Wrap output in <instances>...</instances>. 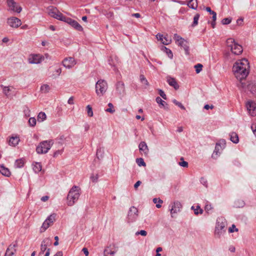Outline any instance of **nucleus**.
Wrapping results in <instances>:
<instances>
[{"label":"nucleus","mask_w":256,"mask_h":256,"mask_svg":"<svg viewBox=\"0 0 256 256\" xmlns=\"http://www.w3.org/2000/svg\"><path fill=\"white\" fill-rule=\"evenodd\" d=\"M250 68L248 60L244 58L236 62L232 68V71L236 78L240 80L238 86L240 88H244L246 84L242 82L248 76Z\"/></svg>","instance_id":"nucleus-1"},{"label":"nucleus","mask_w":256,"mask_h":256,"mask_svg":"<svg viewBox=\"0 0 256 256\" xmlns=\"http://www.w3.org/2000/svg\"><path fill=\"white\" fill-rule=\"evenodd\" d=\"M80 188L76 186L72 188L67 196V204L68 206H73L78 200L80 196Z\"/></svg>","instance_id":"nucleus-2"},{"label":"nucleus","mask_w":256,"mask_h":256,"mask_svg":"<svg viewBox=\"0 0 256 256\" xmlns=\"http://www.w3.org/2000/svg\"><path fill=\"white\" fill-rule=\"evenodd\" d=\"M108 88L107 82L104 80H98L96 84V92L98 96H102Z\"/></svg>","instance_id":"nucleus-3"},{"label":"nucleus","mask_w":256,"mask_h":256,"mask_svg":"<svg viewBox=\"0 0 256 256\" xmlns=\"http://www.w3.org/2000/svg\"><path fill=\"white\" fill-rule=\"evenodd\" d=\"M53 144L52 140H44L41 142L36 148V152L39 154H46L51 148Z\"/></svg>","instance_id":"nucleus-4"},{"label":"nucleus","mask_w":256,"mask_h":256,"mask_svg":"<svg viewBox=\"0 0 256 256\" xmlns=\"http://www.w3.org/2000/svg\"><path fill=\"white\" fill-rule=\"evenodd\" d=\"M174 39L176 43L180 46L183 48L186 54H189V46L188 42L182 38L180 36L176 34H174Z\"/></svg>","instance_id":"nucleus-5"},{"label":"nucleus","mask_w":256,"mask_h":256,"mask_svg":"<svg viewBox=\"0 0 256 256\" xmlns=\"http://www.w3.org/2000/svg\"><path fill=\"white\" fill-rule=\"evenodd\" d=\"M47 10L50 16L62 21H66V18L56 8L50 6L47 8Z\"/></svg>","instance_id":"nucleus-6"},{"label":"nucleus","mask_w":256,"mask_h":256,"mask_svg":"<svg viewBox=\"0 0 256 256\" xmlns=\"http://www.w3.org/2000/svg\"><path fill=\"white\" fill-rule=\"evenodd\" d=\"M246 107L249 114L252 116H256V104L252 101H248L246 104Z\"/></svg>","instance_id":"nucleus-7"},{"label":"nucleus","mask_w":256,"mask_h":256,"mask_svg":"<svg viewBox=\"0 0 256 256\" xmlns=\"http://www.w3.org/2000/svg\"><path fill=\"white\" fill-rule=\"evenodd\" d=\"M8 24L14 28H17L22 24L21 20L16 17H11L8 19Z\"/></svg>","instance_id":"nucleus-8"},{"label":"nucleus","mask_w":256,"mask_h":256,"mask_svg":"<svg viewBox=\"0 0 256 256\" xmlns=\"http://www.w3.org/2000/svg\"><path fill=\"white\" fill-rule=\"evenodd\" d=\"M138 210L134 206H132L128 213V219L129 222H134L136 218L138 216Z\"/></svg>","instance_id":"nucleus-9"},{"label":"nucleus","mask_w":256,"mask_h":256,"mask_svg":"<svg viewBox=\"0 0 256 256\" xmlns=\"http://www.w3.org/2000/svg\"><path fill=\"white\" fill-rule=\"evenodd\" d=\"M76 64L74 58L72 57L65 58L62 61L63 66L68 68H72Z\"/></svg>","instance_id":"nucleus-10"},{"label":"nucleus","mask_w":256,"mask_h":256,"mask_svg":"<svg viewBox=\"0 0 256 256\" xmlns=\"http://www.w3.org/2000/svg\"><path fill=\"white\" fill-rule=\"evenodd\" d=\"M7 4L12 10L17 12L18 13H20L21 12L22 8L13 0H8Z\"/></svg>","instance_id":"nucleus-11"},{"label":"nucleus","mask_w":256,"mask_h":256,"mask_svg":"<svg viewBox=\"0 0 256 256\" xmlns=\"http://www.w3.org/2000/svg\"><path fill=\"white\" fill-rule=\"evenodd\" d=\"M224 144H223V146H222L219 143H216V146H215V149H214V152H213V154H212V158H213L214 159H216L218 158V156L221 154V152H222V150L224 148Z\"/></svg>","instance_id":"nucleus-12"},{"label":"nucleus","mask_w":256,"mask_h":256,"mask_svg":"<svg viewBox=\"0 0 256 256\" xmlns=\"http://www.w3.org/2000/svg\"><path fill=\"white\" fill-rule=\"evenodd\" d=\"M140 152L142 155L144 156H148L149 152L146 144L144 142H140L138 146Z\"/></svg>","instance_id":"nucleus-13"},{"label":"nucleus","mask_w":256,"mask_h":256,"mask_svg":"<svg viewBox=\"0 0 256 256\" xmlns=\"http://www.w3.org/2000/svg\"><path fill=\"white\" fill-rule=\"evenodd\" d=\"M76 30L78 31H82L83 28L82 26L76 20L70 18H66V21Z\"/></svg>","instance_id":"nucleus-14"},{"label":"nucleus","mask_w":256,"mask_h":256,"mask_svg":"<svg viewBox=\"0 0 256 256\" xmlns=\"http://www.w3.org/2000/svg\"><path fill=\"white\" fill-rule=\"evenodd\" d=\"M242 88L244 90H246L247 88L252 94H256V82H252L247 85L246 84L245 88Z\"/></svg>","instance_id":"nucleus-15"},{"label":"nucleus","mask_w":256,"mask_h":256,"mask_svg":"<svg viewBox=\"0 0 256 256\" xmlns=\"http://www.w3.org/2000/svg\"><path fill=\"white\" fill-rule=\"evenodd\" d=\"M230 50L234 54L236 55H239L241 54L242 52V46L236 43V44H234V45L232 46Z\"/></svg>","instance_id":"nucleus-16"},{"label":"nucleus","mask_w":256,"mask_h":256,"mask_svg":"<svg viewBox=\"0 0 256 256\" xmlns=\"http://www.w3.org/2000/svg\"><path fill=\"white\" fill-rule=\"evenodd\" d=\"M182 208V204L179 202H174L170 209V214L173 217V214L177 213L180 211V209Z\"/></svg>","instance_id":"nucleus-17"},{"label":"nucleus","mask_w":256,"mask_h":256,"mask_svg":"<svg viewBox=\"0 0 256 256\" xmlns=\"http://www.w3.org/2000/svg\"><path fill=\"white\" fill-rule=\"evenodd\" d=\"M52 244L51 240L49 238H44L40 246V251L42 252H44L47 250V246H50Z\"/></svg>","instance_id":"nucleus-18"},{"label":"nucleus","mask_w":256,"mask_h":256,"mask_svg":"<svg viewBox=\"0 0 256 256\" xmlns=\"http://www.w3.org/2000/svg\"><path fill=\"white\" fill-rule=\"evenodd\" d=\"M44 60V58L40 54L32 56L31 58H30V62L32 64H39Z\"/></svg>","instance_id":"nucleus-19"},{"label":"nucleus","mask_w":256,"mask_h":256,"mask_svg":"<svg viewBox=\"0 0 256 256\" xmlns=\"http://www.w3.org/2000/svg\"><path fill=\"white\" fill-rule=\"evenodd\" d=\"M226 221L223 218H218L217 220L216 225V228H219L221 230H226Z\"/></svg>","instance_id":"nucleus-20"},{"label":"nucleus","mask_w":256,"mask_h":256,"mask_svg":"<svg viewBox=\"0 0 256 256\" xmlns=\"http://www.w3.org/2000/svg\"><path fill=\"white\" fill-rule=\"evenodd\" d=\"M117 92L120 95H123L125 92L124 84L122 82H118L116 85Z\"/></svg>","instance_id":"nucleus-21"},{"label":"nucleus","mask_w":256,"mask_h":256,"mask_svg":"<svg viewBox=\"0 0 256 256\" xmlns=\"http://www.w3.org/2000/svg\"><path fill=\"white\" fill-rule=\"evenodd\" d=\"M167 82L170 86H173L175 90H178L179 88V86L175 78L171 77H168Z\"/></svg>","instance_id":"nucleus-22"},{"label":"nucleus","mask_w":256,"mask_h":256,"mask_svg":"<svg viewBox=\"0 0 256 256\" xmlns=\"http://www.w3.org/2000/svg\"><path fill=\"white\" fill-rule=\"evenodd\" d=\"M20 142V138L18 136H12L10 138L8 144L10 146H16Z\"/></svg>","instance_id":"nucleus-23"},{"label":"nucleus","mask_w":256,"mask_h":256,"mask_svg":"<svg viewBox=\"0 0 256 256\" xmlns=\"http://www.w3.org/2000/svg\"><path fill=\"white\" fill-rule=\"evenodd\" d=\"M18 246V242L16 240L8 246L6 251L8 252H13V250H14V254H15L16 251V248H17Z\"/></svg>","instance_id":"nucleus-24"},{"label":"nucleus","mask_w":256,"mask_h":256,"mask_svg":"<svg viewBox=\"0 0 256 256\" xmlns=\"http://www.w3.org/2000/svg\"><path fill=\"white\" fill-rule=\"evenodd\" d=\"M0 172L2 175L6 176L8 177L10 176V170L8 168L4 167L3 165H2L0 166Z\"/></svg>","instance_id":"nucleus-25"},{"label":"nucleus","mask_w":256,"mask_h":256,"mask_svg":"<svg viewBox=\"0 0 256 256\" xmlns=\"http://www.w3.org/2000/svg\"><path fill=\"white\" fill-rule=\"evenodd\" d=\"M0 87L2 88L4 94L7 96H9L11 94V92L14 88L12 86H5L3 85H1Z\"/></svg>","instance_id":"nucleus-26"},{"label":"nucleus","mask_w":256,"mask_h":256,"mask_svg":"<svg viewBox=\"0 0 256 256\" xmlns=\"http://www.w3.org/2000/svg\"><path fill=\"white\" fill-rule=\"evenodd\" d=\"M188 6L192 9L196 10L198 6L197 0H190L187 4Z\"/></svg>","instance_id":"nucleus-27"},{"label":"nucleus","mask_w":256,"mask_h":256,"mask_svg":"<svg viewBox=\"0 0 256 256\" xmlns=\"http://www.w3.org/2000/svg\"><path fill=\"white\" fill-rule=\"evenodd\" d=\"M230 139L232 142L234 144H237L239 142L238 136V134L235 132H232L230 134Z\"/></svg>","instance_id":"nucleus-28"},{"label":"nucleus","mask_w":256,"mask_h":256,"mask_svg":"<svg viewBox=\"0 0 256 256\" xmlns=\"http://www.w3.org/2000/svg\"><path fill=\"white\" fill-rule=\"evenodd\" d=\"M104 150L103 148H100L97 150L96 156L98 159L102 158L104 156Z\"/></svg>","instance_id":"nucleus-29"},{"label":"nucleus","mask_w":256,"mask_h":256,"mask_svg":"<svg viewBox=\"0 0 256 256\" xmlns=\"http://www.w3.org/2000/svg\"><path fill=\"white\" fill-rule=\"evenodd\" d=\"M50 90V87L49 85L47 84H44L42 85L40 87V91L42 93H48Z\"/></svg>","instance_id":"nucleus-30"},{"label":"nucleus","mask_w":256,"mask_h":256,"mask_svg":"<svg viewBox=\"0 0 256 256\" xmlns=\"http://www.w3.org/2000/svg\"><path fill=\"white\" fill-rule=\"evenodd\" d=\"M56 214H52L46 220L51 226L56 220Z\"/></svg>","instance_id":"nucleus-31"},{"label":"nucleus","mask_w":256,"mask_h":256,"mask_svg":"<svg viewBox=\"0 0 256 256\" xmlns=\"http://www.w3.org/2000/svg\"><path fill=\"white\" fill-rule=\"evenodd\" d=\"M192 209L194 210L195 214L198 215V214H202L203 213V210L200 208L199 206H197L196 208L194 206H192Z\"/></svg>","instance_id":"nucleus-32"},{"label":"nucleus","mask_w":256,"mask_h":256,"mask_svg":"<svg viewBox=\"0 0 256 256\" xmlns=\"http://www.w3.org/2000/svg\"><path fill=\"white\" fill-rule=\"evenodd\" d=\"M33 170L36 173H38L42 170V165L40 163L36 162L34 164Z\"/></svg>","instance_id":"nucleus-33"},{"label":"nucleus","mask_w":256,"mask_h":256,"mask_svg":"<svg viewBox=\"0 0 256 256\" xmlns=\"http://www.w3.org/2000/svg\"><path fill=\"white\" fill-rule=\"evenodd\" d=\"M24 164V160L21 158L19 160H17L15 162V166L16 168H22Z\"/></svg>","instance_id":"nucleus-34"},{"label":"nucleus","mask_w":256,"mask_h":256,"mask_svg":"<svg viewBox=\"0 0 256 256\" xmlns=\"http://www.w3.org/2000/svg\"><path fill=\"white\" fill-rule=\"evenodd\" d=\"M46 116L44 112H40L38 116V120L39 122H42L46 119Z\"/></svg>","instance_id":"nucleus-35"},{"label":"nucleus","mask_w":256,"mask_h":256,"mask_svg":"<svg viewBox=\"0 0 256 256\" xmlns=\"http://www.w3.org/2000/svg\"><path fill=\"white\" fill-rule=\"evenodd\" d=\"M114 254V252L110 248H107L104 251V254L105 256H112Z\"/></svg>","instance_id":"nucleus-36"},{"label":"nucleus","mask_w":256,"mask_h":256,"mask_svg":"<svg viewBox=\"0 0 256 256\" xmlns=\"http://www.w3.org/2000/svg\"><path fill=\"white\" fill-rule=\"evenodd\" d=\"M200 15L199 14H196L194 18V21L192 24V26L194 27L198 24V20L200 18Z\"/></svg>","instance_id":"nucleus-37"},{"label":"nucleus","mask_w":256,"mask_h":256,"mask_svg":"<svg viewBox=\"0 0 256 256\" xmlns=\"http://www.w3.org/2000/svg\"><path fill=\"white\" fill-rule=\"evenodd\" d=\"M226 232V230H221L219 228H216L215 235L218 237L220 238Z\"/></svg>","instance_id":"nucleus-38"},{"label":"nucleus","mask_w":256,"mask_h":256,"mask_svg":"<svg viewBox=\"0 0 256 256\" xmlns=\"http://www.w3.org/2000/svg\"><path fill=\"white\" fill-rule=\"evenodd\" d=\"M136 162L139 166H146V164L144 162V159L142 158H138L136 159Z\"/></svg>","instance_id":"nucleus-39"},{"label":"nucleus","mask_w":256,"mask_h":256,"mask_svg":"<svg viewBox=\"0 0 256 256\" xmlns=\"http://www.w3.org/2000/svg\"><path fill=\"white\" fill-rule=\"evenodd\" d=\"M212 14V21L211 22L210 24H211L212 27L214 28H215L216 24V13L214 12Z\"/></svg>","instance_id":"nucleus-40"},{"label":"nucleus","mask_w":256,"mask_h":256,"mask_svg":"<svg viewBox=\"0 0 256 256\" xmlns=\"http://www.w3.org/2000/svg\"><path fill=\"white\" fill-rule=\"evenodd\" d=\"M50 226V224L48 223V221L45 220V221L42 224V225L40 228V232H43L45 231L49 226Z\"/></svg>","instance_id":"nucleus-41"},{"label":"nucleus","mask_w":256,"mask_h":256,"mask_svg":"<svg viewBox=\"0 0 256 256\" xmlns=\"http://www.w3.org/2000/svg\"><path fill=\"white\" fill-rule=\"evenodd\" d=\"M226 44L228 47H230V48H232V46L234 45V44H236V42H235L234 39L232 38H228L226 40Z\"/></svg>","instance_id":"nucleus-42"},{"label":"nucleus","mask_w":256,"mask_h":256,"mask_svg":"<svg viewBox=\"0 0 256 256\" xmlns=\"http://www.w3.org/2000/svg\"><path fill=\"white\" fill-rule=\"evenodd\" d=\"M153 202L154 204H156V208H160L162 206L160 204H162L163 202V201L160 199H159L158 200L157 198H154L153 199Z\"/></svg>","instance_id":"nucleus-43"},{"label":"nucleus","mask_w":256,"mask_h":256,"mask_svg":"<svg viewBox=\"0 0 256 256\" xmlns=\"http://www.w3.org/2000/svg\"><path fill=\"white\" fill-rule=\"evenodd\" d=\"M180 160H182V162H178L180 166L184 168L188 167V162L184 160V158L182 157Z\"/></svg>","instance_id":"nucleus-44"},{"label":"nucleus","mask_w":256,"mask_h":256,"mask_svg":"<svg viewBox=\"0 0 256 256\" xmlns=\"http://www.w3.org/2000/svg\"><path fill=\"white\" fill-rule=\"evenodd\" d=\"M194 67L196 69V72L198 74L202 71L203 66L200 64H198L195 65Z\"/></svg>","instance_id":"nucleus-45"},{"label":"nucleus","mask_w":256,"mask_h":256,"mask_svg":"<svg viewBox=\"0 0 256 256\" xmlns=\"http://www.w3.org/2000/svg\"><path fill=\"white\" fill-rule=\"evenodd\" d=\"M156 102L158 104H160V105H161L163 107H164V105H167V104L166 103V102H165L164 101L162 100V98L159 97V96H158L156 98Z\"/></svg>","instance_id":"nucleus-46"},{"label":"nucleus","mask_w":256,"mask_h":256,"mask_svg":"<svg viewBox=\"0 0 256 256\" xmlns=\"http://www.w3.org/2000/svg\"><path fill=\"white\" fill-rule=\"evenodd\" d=\"M108 106H109V108H107L106 110V112H108L110 113L113 114L115 112L114 109L113 108V107H114L113 104L112 103H109L108 104Z\"/></svg>","instance_id":"nucleus-47"},{"label":"nucleus","mask_w":256,"mask_h":256,"mask_svg":"<svg viewBox=\"0 0 256 256\" xmlns=\"http://www.w3.org/2000/svg\"><path fill=\"white\" fill-rule=\"evenodd\" d=\"M87 112L89 116L92 117L93 116V112L92 107L90 105L86 106Z\"/></svg>","instance_id":"nucleus-48"},{"label":"nucleus","mask_w":256,"mask_h":256,"mask_svg":"<svg viewBox=\"0 0 256 256\" xmlns=\"http://www.w3.org/2000/svg\"><path fill=\"white\" fill-rule=\"evenodd\" d=\"M140 82L148 86V82L144 76L143 74H140Z\"/></svg>","instance_id":"nucleus-49"},{"label":"nucleus","mask_w":256,"mask_h":256,"mask_svg":"<svg viewBox=\"0 0 256 256\" xmlns=\"http://www.w3.org/2000/svg\"><path fill=\"white\" fill-rule=\"evenodd\" d=\"M90 178L92 182H97L98 180V174L94 175V174H92L91 175Z\"/></svg>","instance_id":"nucleus-50"},{"label":"nucleus","mask_w":256,"mask_h":256,"mask_svg":"<svg viewBox=\"0 0 256 256\" xmlns=\"http://www.w3.org/2000/svg\"><path fill=\"white\" fill-rule=\"evenodd\" d=\"M36 122L34 118H30L28 120V123L32 126H34L36 124Z\"/></svg>","instance_id":"nucleus-51"},{"label":"nucleus","mask_w":256,"mask_h":256,"mask_svg":"<svg viewBox=\"0 0 256 256\" xmlns=\"http://www.w3.org/2000/svg\"><path fill=\"white\" fill-rule=\"evenodd\" d=\"M232 18H224L222 20V24H228L231 22Z\"/></svg>","instance_id":"nucleus-52"},{"label":"nucleus","mask_w":256,"mask_h":256,"mask_svg":"<svg viewBox=\"0 0 256 256\" xmlns=\"http://www.w3.org/2000/svg\"><path fill=\"white\" fill-rule=\"evenodd\" d=\"M172 102L182 110H185L184 106L180 102H178L176 100H174Z\"/></svg>","instance_id":"nucleus-53"},{"label":"nucleus","mask_w":256,"mask_h":256,"mask_svg":"<svg viewBox=\"0 0 256 256\" xmlns=\"http://www.w3.org/2000/svg\"><path fill=\"white\" fill-rule=\"evenodd\" d=\"M212 209V207L211 204H208V202L206 204L204 207V210L207 212H209Z\"/></svg>","instance_id":"nucleus-54"},{"label":"nucleus","mask_w":256,"mask_h":256,"mask_svg":"<svg viewBox=\"0 0 256 256\" xmlns=\"http://www.w3.org/2000/svg\"><path fill=\"white\" fill-rule=\"evenodd\" d=\"M164 48H165L166 52L168 56L170 58H172V56H173V54H172V52L171 51V50L168 49V48L166 47H164Z\"/></svg>","instance_id":"nucleus-55"},{"label":"nucleus","mask_w":256,"mask_h":256,"mask_svg":"<svg viewBox=\"0 0 256 256\" xmlns=\"http://www.w3.org/2000/svg\"><path fill=\"white\" fill-rule=\"evenodd\" d=\"M238 231V229L236 228V226L234 224H232V226L228 228V232L230 233Z\"/></svg>","instance_id":"nucleus-56"},{"label":"nucleus","mask_w":256,"mask_h":256,"mask_svg":"<svg viewBox=\"0 0 256 256\" xmlns=\"http://www.w3.org/2000/svg\"><path fill=\"white\" fill-rule=\"evenodd\" d=\"M244 206V201H240L238 200L237 202H235V206L236 207H242Z\"/></svg>","instance_id":"nucleus-57"},{"label":"nucleus","mask_w":256,"mask_h":256,"mask_svg":"<svg viewBox=\"0 0 256 256\" xmlns=\"http://www.w3.org/2000/svg\"><path fill=\"white\" fill-rule=\"evenodd\" d=\"M159 94L164 99L166 100V94H164V92L162 90H159Z\"/></svg>","instance_id":"nucleus-58"},{"label":"nucleus","mask_w":256,"mask_h":256,"mask_svg":"<svg viewBox=\"0 0 256 256\" xmlns=\"http://www.w3.org/2000/svg\"><path fill=\"white\" fill-rule=\"evenodd\" d=\"M136 235L141 234L142 236H146V234H147V232L144 230H141L140 232H136Z\"/></svg>","instance_id":"nucleus-59"},{"label":"nucleus","mask_w":256,"mask_h":256,"mask_svg":"<svg viewBox=\"0 0 256 256\" xmlns=\"http://www.w3.org/2000/svg\"><path fill=\"white\" fill-rule=\"evenodd\" d=\"M164 40H163L162 44L164 45H168L171 42L170 39H168L164 37Z\"/></svg>","instance_id":"nucleus-60"},{"label":"nucleus","mask_w":256,"mask_h":256,"mask_svg":"<svg viewBox=\"0 0 256 256\" xmlns=\"http://www.w3.org/2000/svg\"><path fill=\"white\" fill-rule=\"evenodd\" d=\"M4 256H15L14 250L10 252L6 251Z\"/></svg>","instance_id":"nucleus-61"},{"label":"nucleus","mask_w":256,"mask_h":256,"mask_svg":"<svg viewBox=\"0 0 256 256\" xmlns=\"http://www.w3.org/2000/svg\"><path fill=\"white\" fill-rule=\"evenodd\" d=\"M156 37L158 40H160L162 42L164 40H163V35L160 34H156Z\"/></svg>","instance_id":"nucleus-62"},{"label":"nucleus","mask_w":256,"mask_h":256,"mask_svg":"<svg viewBox=\"0 0 256 256\" xmlns=\"http://www.w3.org/2000/svg\"><path fill=\"white\" fill-rule=\"evenodd\" d=\"M251 128L254 134L256 136V125L252 124L251 126Z\"/></svg>","instance_id":"nucleus-63"},{"label":"nucleus","mask_w":256,"mask_h":256,"mask_svg":"<svg viewBox=\"0 0 256 256\" xmlns=\"http://www.w3.org/2000/svg\"><path fill=\"white\" fill-rule=\"evenodd\" d=\"M74 98L73 96H71L69 98L68 102L70 104H74Z\"/></svg>","instance_id":"nucleus-64"}]
</instances>
